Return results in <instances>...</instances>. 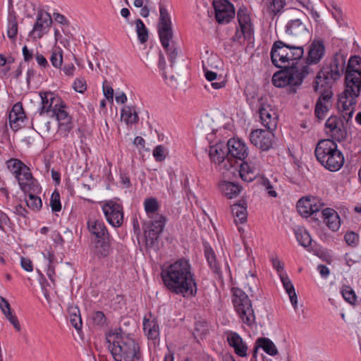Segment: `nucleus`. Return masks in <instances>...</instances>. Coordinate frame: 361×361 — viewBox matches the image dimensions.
Wrapping results in <instances>:
<instances>
[{
    "label": "nucleus",
    "mask_w": 361,
    "mask_h": 361,
    "mask_svg": "<svg viewBox=\"0 0 361 361\" xmlns=\"http://www.w3.org/2000/svg\"><path fill=\"white\" fill-rule=\"evenodd\" d=\"M161 277L166 288L183 298L194 297L197 286L190 261L181 257L161 268Z\"/></svg>",
    "instance_id": "f257e3e1"
},
{
    "label": "nucleus",
    "mask_w": 361,
    "mask_h": 361,
    "mask_svg": "<svg viewBox=\"0 0 361 361\" xmlns=\"http://www.w3.org/2000/svg\"><path fill=\"white\" fill-rule=\"evenodd\" d=\"M345 87L339 95L338 109L347 121L352 117L357 97L361 90V57L351 56L348 61L345 75Z\"/></svg>",
    "instance_id": "f03ea898"
},
{
    "label": "nucleus",
    "mask_w": 361,
    "mask_h": 361,
    "mask_svg": "<svg viewBox=\"0 0 361 361\" xmlns=\"http://www.w3.org/2000/svg\"><path fill=\"white\" fill-rule=\"evenodd\" d=\"M226 154L227 161L230 162L231 166H233V159L242 161L239 173L243 180L249 183L257 178L259 174V161L257 158H249L247 161H245L248 154L247 147L242 140L235 138L228 140Z\"/></svg>",
    "instance_id": "7ed1b4c3"
},
{
    "label": "nucleus",
    "mask_w": 361,
    "mask_h": 361,
    "mask_svg": "<svg viewBox=\"0 0 361 361\" xmlns=\"http://www.w3.org/2000/svg\"><path fill=\"white\" fill-rule=\"evenodd\" d=\"M108 348L115 361H142L139 343L129 335L111 333L107 335Z\"/></svg>",
    "instance_id": "20e7f679"
},
{
    "label": "nucleus",
    "mask_w": 361,
    "mask_h": 361,
    "mask_svg": "<svg viewBox=\"0 0 361 361\" xmlns=\"http://www.w3.org/2000/svg\"><path fill=\"white\" fill-rule=\"evenodd\" d=\"M303 54L304 49L302 45L288 40L275 41L270 51L271 62L277 68L295 66V63Z\"/></svg>",
    "instance_id": "39448f33"
},
{
    "label": "nucleus",
    "mask_w": 361,
    "mask_h": 361,
    "mask_svg": "<svg viewBox=\"0 0 361 361\" xmlns=\"http://www.w3.org/2000/svg\"><path fill=\"white\" fill-rule=\"evenodd\" d=\"M346 56L341 51L336 53L329 63L318 72L314 90L325 88L332 90V85L340 79L345 67Z\"/></svg>",
    "instance_id": "423d86ee"
},
{
    "label": "nucleus",
    "mask_w": 361,
    "mask_h": 361,
    "mask_svg": "<svg viewBox=\"0 0 361 361\" xmlns=\"http://www.w3.org/2000/svg\"><path fill=\"white\" fill-rule=\"evenodd\" d=\"M314 154L321 165L332 172L338 171L345 161L344 156L338 149L337 144L331 139L320 140L315 147Z\"/></svg>",
    "instance_id": "0eeeda50"
},
{
    "label": "nucleus",
    "mask_w": 361,
    "mask_h": 361,
    "mask_svg": "<svg viewBox=\"0 0 361 361\" xmlns=\"http://www.w3.org/2000/svg\"><path fill=\"white\" fill-rule=\"evenodd\" d=\"M283 68L274 74L272 82L277 87L289 86L291 92H295L296 87H300L303 80L313 72L308 66H290Z\"/></svg>",
    "instance_id": "6e6552de"
},
{
    "label": "nucleus",
    "mask_w": 361,
    "mask_h": 361,
    "mask_svg": "<svg viewBox=\"0 0 361 361\" xmlns=\"http://www.w3.org/2000/svg\"><path fill=\"white\" fill-rule=\"evenodd\" d=\"M159 36L161 44L171 62V66H173L178 56V51L173 42H171V44H170L173 37L171 18L166 8L163 5H159Z\"/></svg>",
    "instance_id": "1a4fd4ad"
},
{
    "label": "nucleus",
    "mask_w": 361,
    "mask_h": 361,
    "mask_svg": "<svg viewBox=\"0 0 361 361\" xmlns=\"http://www.w3.org/2000/svg\"><path fill=\"white\" fill-rule=\"evenodd\" d=\"M232 303L240 322L249 327L256 324V316L252 301L240 288H233Z\"/></svg>",
    "instance_id": "9d476101"
},
{
    "label": "nucleus",
    "mask_w": 361,
    "mask_h": 361,
    "mask_svg": "<svg viewBox=\"0 0 361 361\" xmlns=\"http://www.w3.org/2000/svg\"><path fill=\"white\" fill-rule=\"evenodd\" d=\"M238 20L240 29H237L232 40L235 42L243 44L245 40H251L253 38V27L250 16L244 9H240L238 12Z\"/></svg>",
    "instance_id": "9b49d317"
},
{
    "label": "nucleus",
    "mask_w": 361,
    "mask_h": 361,
    "mask_svg": "<svg viewBox=\"0 0 361 361\" xmlns=\"http://www.w3.org/2000/svg\"><path fill=\"white\" fill-rule=\"evenodd\" d=\"M102 211L108 223L115 228L121 226L123 223V210L121 204L109 200L102 206Z\"/></svg>",
    "instance_id": "f8f14e48"
},
{
    "label": "nucleus",
    "mask_w": 361,
    "mask_h": 361,
    "mask_svg": "<svg viewBox=\"0 0 361 361\" xmlns=\"http://www.w3.org/2000/svg\"><path fill=\"white\" fill-rule=\"evenodd\" d=\"M314 92L320 94L314 107V115L319 120L324 119L327 113L333 106V92L331 90L322 88Z\"/></svg>",
    "instance_id": "ddd939ff"
},
{
    "label": "nucleus",
    "mask_w": 361,
    "mask_h": 361,
    "mask_svg": "<svg viewBox=\"0 0 361 361\" xmlns=\"http://www.w3.org/2000/svg\"><path fill=\"white\" fill-rule=\"evenodd\" d=\"M250 142L262 151L270 149L274 142L273 131L256 129L251 131L249 135Z\"/></svg>",
    "instance_id": "4468645a"
},
{
    "label": "nucleus",
    "mask_w": 361,
    "mask_h": 361,
    "mask_svg": "<svg viewBox=\"0 0 361 361\" xmlns=\"http://www.w3.org/2000/svg\"><path fill=\"white\" fill-rule=\"evenodd\" d=\"M166 221V217L164 215H159L157 216V219L150 221L148 228L145 231L147 246L154 247L158 244V238L164 229Z\"/></svg>",
    "instance_id": "2eb2a0df"
},
{
    "label": "nucleus",
    "mask_w": 361,
    "mask_h": 361,
    "mask_svg": "<svg viewBox=\"0 0 361 361\" xmlns=\"http://www.w3.org/2000/svg\"><path fill=\"white\" fill-rule=\"evenodd\" d=\"M324 206L321 200L316 197H305L297 202V210L302 216L307 218L316 214Z\"/></svg>",
    "instance_id": "dca6fc26"
},
{
    "label": "nucleus",
    "mask_w": 361,
    "mask_h": 361,
    "mask_svg": "<svg viewBox=\"0 0 361 361\" xmlns=\"http://www.w3.org/2000/svg\"><path fill=\"white\" fill-rule=\"evenodd\" d=\"M326 134L329 135L333 140L338 142L343 141L347 137V131L344 127L342 119L336 116H330L325 123Z\"/></svg>",
    "instance_id": "f3484780"
},
{
    "label": "nucleus",
    "mask_w": 361,
    "mask_h": 361,
    "mask_svg": "<svg viewBox=\"0 0 361 361\" xmlns=\"http://www.w3.org/2000/svg\"><path fill=\"white\" fill-rule=\"evenodd\" d=\"M51 23L52 18L50 14L44 10H39L37 13L36 22L30 35L34 39H41L49 32Z\"/></svg>",
    "instance_id": "a211bd4d"
},
{
    "label": "nucleus",
    "mask_w": 361,
    "mask_h": 361,
    "mask_svg": "<svg viewBox=\"0 0 361 361\" xmlns=\"http://www.w3.org/2000/svg\"><path fill=\"white\" fill-rule=\"evenodd\" d=\"M213 6L215 10V18L219 23H227L234 18V7L228 0L214 1Z\"/></svg>",
    "instance_id": "6ab92c4d"
},
{
    "label": "nucleus",
    "mask_w": 361,
    "mask_h": 361,
    "mask_svg": "<svg viewBox=\"0 0 361 361\" xmlns=\"http://www.w3.org/2000/svg\"><path fill=\"white\" fill-rule=\"evenodd\" d=\"M42 99V106L39 109L40 114H47L50 116L55 112V109L61 107L63 100L51 92H42L39 93Z\"/></svg>",
    "instance_id": "aec40b11"
},
{
    "label": "nucleus",
    "mask_w": 361,
    "mask_h": 361,
    "mask_svg": "<svg viewBox=\"0 0 361 361\" xmlns=\"http://www.w3.org/2000/svg\"><path fill=\"white\" fill-rule=\"evenodd\" d=\"M15 177L18 180L20 189L24 192H29L30 191L35 192L38 190L37 180L33 178L31 171L28 166H23V169L19 173V175H17Z\"/></svg>",
    "instance_id": "412c9836"
},
{
    "label": "nucleus",
    "mask_w": 361,
    "mask_h": 361,
    "mask_svg": "<svg viewBox=\"0 0 361 361\" xmlns=\"http://www.w3.org/2000/svg\"><path fill=\"white\" fill-rule=\"evenodd\" d=\"M261 123L269 130H276L278 123V115L270 105H262L259 109Z\"/></svg>",
    "instance_id": "4be33fe9"
},
{
    "label": "nucleus",
    "mask_w": 361,
    "mask_h": 361,
    "mask_svg": "<svg viewBox=\"0 0 361 361\" xmlns=\"http://www.w3.org/2000/svg\"><path fill=\"white\" fill-rule=\"evenodd\" d=\"M27 117L21 102L16 103L8 115L9 124L12 130L17 131L21 128L25 122Z\"/></svg>",
    "instance_id": "5701e85b"
},
{
    "label": "nucleus",
    "mask_w": 361,
    "mask_h": 361,
    "mask_svg": "<svg viewBox=\"0 0 361 361\" xmlns=\"http://www.w3.org/2000/svg\"><path fill=\"white\" fill-rule=\"evenodd\" d=\"M325 52V47L322 40H314L310 45L308 56L303 66L318 63L323 58Z\"/></svg>",
    "instance_id": "b1692460"
},
{
    "label": "nucleus",
    "mask_w": 361,
    "mask_h": 361,
    "mask_svg": "<svg viewBox=\"0 0 361 361\" xmlns=\"http://www.w3.org/2000/svg\"><path fill=\"white\" fill-rule=\"evenodd\" d=\"M226 341L230 347L233 348L235 353L240 357H246L247 346L240 336L234 331L226 332Z\"/></svg>",
    "instance_id": "393cba45"
},
{
    "label": "nucleus",
    "mask_w": 361,
    "mask_h": 361,
    "mask_svg": "<svg viewBox=\"0 0 361 361\" xmlns=\"http://www.w3.org/2000/svg\"><path fill=\"white\" fill-rule=\"evenodd\" d=\"M145 335L149 340H156L159 337V326L157 319L152 314L145 316L143 319Z\"/></svg>",
    "instance_id": "a878e982"
},
{
    "label": "nucleus",
    "mask_w": 361,
    "mask_h": 361,
    "mask_svg": "<svg viewBox=\"0 0 361 361\" xmlns=\"http://www.w3.org/2000/svg\"><path fill=\"white\" fill-rule=\"evenodd\" d=\"M322 214L327 227L334 232L338 231L341 227V218L338 212L331 208H325Z\"/></svg>",
    "instance_id": "bb28decb"
},
{
    "label": "nucleus",
    "mask_w": 361,
    "mask_h": 361,
    "mask_svg": "<svg viewBox=\"0 0 361 361\" xmlns=\"http://www.w3.org/2000/svg\"><path fill=\"white\" fill-rule=\"evenodd\" d=\"M111 250L110 235L98 238L94 241V255L99 259L108 257Z\"/></svg>",
    "instance_id": "cd10ccee"
},
{
    "label": "nucleus",
    "mask_w": 361,
    "mask_h": 361,
    "mask_svg": "<svg viewBox=\"0 0 361 361\" xmlns=\"http://www.w3.org/2000/svg\"><path fill=\"white\" fill-rule=\"evenodd\" d=\"M87 228L92 235L96 236L97 239L110 235L104 223L99 219H89Z\"/></svg>",
    "instance_id": "c85d7f7f"
},
{
    "label": "nucleus",
    "mask_w": 361,
    "mask_h": 361,
    "mask_svg": "<svg viewBox=\"0 0 361 361\" xmlns=\"http://www.w3.org/2000/svg\"><path fill=\"white\" fill-rule=\"evenodd\" d=\"M204 255L210 269L219 279L223 278L220 264L216 260V255L212 247H205Z\"/></svg>",
    "instance_id": "c756f323"
},
{
    "label": "nucleus",
    "mask_w": 361,
    "mask_h": 361,
    "mask_svg": "<svg viewBox=\"0 0 361 361\" xmlns=\"http://www.w3.org/2000/svg\"><path fill=\"white\" fill-rule=\"evenodd\" d=\"M219 188L224 196L228 199H232L239 195L243 188L238 183L224 181L220 183Z\"/></svg>",
    "instance_id": "7c9ffc66"
},
{
    "label": "nucleus",
    "mask_w": 361,
    "mask_h": 361,
    "mask_svg": "<svg viewBox=\"0 0 361 361\" xmlns=\"http://www.w3.org/2000/svg\"><path fill=\"white\" fill-rule=\"evenodd\" d=\"M280 279L283 283L284 289L289 295L291 304L295 310L298 304L297 295L291 281L286 273L280 274Z\"/></svg>",
    "instance_id": "2f4dec72"
},
{
    "label": "nucleus",
    "mask_w": 361,
    "mask_h": 361,
    "mask_svg": "<svg viewBox=\"0 0 361 361\" xmlns=\"http://www.w3.org/2000/svg\"><path fill=\"white\" fill-rule=\"evenodd\" d=\"M144 207L147 216L151 219L152 221H153L154 219H157V216L161 215L157 213L160 205L157 200L154 197L146 198L144 201Z\"/></svg>",
    "instance_id": "473e14b6"
},
{
    "label": "nucleus",
    "mask_w": 361,
    "mask_h": 361,
    "mask_svg": "<svg viewBox=\"0 0 361 361\" xmlns=\"http://www.w3.org/2000/svg\"><path fill=\"white\" fill-rule=\"evenodd\" d=\"M255 348H261L269 355L274 356L278 354L275 344L268 338L261 337L257 339Z\"/></svg>",
    "instance_id": "72a5a7b5"
},
{
    "label": "nucleus",
    "mask_w": 361,
    "mask_h": 361,
    "mask_svg": "<svg viewBox=\"0 0 361 361\" xmlns=\"http://www.w3.org/2000/svg\"><path fill=\"white\" fill-rule=\"evenodd\" d=\"M226 154V152L223 149L221 145H216L209 148V157L215 164H219L224 161Z\"/></svg>",
    "instance_id": "f704fd0d"
},
{
    "label": "nucleus",
    "mask_w": 361,
    "mask_h": 361,
    "mask_svg": "<svg viewBox=\"0 0 361 361\" xmlns=\"http://www.w3.org/2000/svg\"><path fill=\"white\" fill-rule=\"evenodd\" d=\"M231 212L234 216L235 224H243L247 221V208L240 204H234L231 206Z\"/></svg>",
    "instance_id": "c9c22d12"
},
{
    "label": "nucleus",
    "mask_w": 361,
    "mask_h": 361,
    "mask_svg": "<svg viewBox=\"0 0 361 361\" xmlns=\"http://www.w3.org/2000/svg\"><path fill=\"white\" fill-rule=\"evenodd\" d=\"M267 4L269 14L274 17L283 12L286 0H267Z\"/></svg>",
    "instance_id": "e433bc0d"
},
{
    "label": "nucleus",
    "mask_w": 361,
    "mask_h": 361,
    "mask_svg": "<svg viewBox=\"0 0 361 361\" xmlns=\"http://www.w3.org/2000/svg\"><path fill=\"white\" fill-rule=\"evenodd\" d=\"M121 118L127 124H133L138 122L139 118L135 107L127 106L121 111Z\"/></svg>",
    "instance_id": "4c0bfd02"
},
{
    "label": "nucleus",
    "mask_w": 361,
    "mask_h": 361,
    "mask_svg": "<svg viewBox=\"0 0 361 361\" xmlns=\"http://www.w3.org/2000/svg\"><path fill=\"white\" fill-rule=\"evenodd\" d=\"M18 24L16 13H11L8 17L7 35L12 41H16L18 34Z\"/></svg>",
    "instance_id": "58836bf2"
},
{
    "label": "nucleus",
    "mask_w": 361,
    "mask_h": 361,
    "mask_svg": "<svg viewBox=\"0 0 361 361\" xmlns=\"http://www.w3.org/2000/svg\"><path fill=\"white\" fill-rule=\"evenodd\" d=\"M69 320L71 325L78 331L82 326V319L80 310L77 307H70L68 308Z\"/></svg>",
    "instance_id": "ea45409f"
},
{
    "label": "nucleus",
    "mask_w": 361,
    "mask_h": 361,
    "mask_svg": "<svg viewBox=\"0 0 361 361\" xmlns=\"http://www.w3.org/2000/svg\"><path fill=\"white\" fill-rule=\"evenodd\" d=\"M305 30V26L300 19L290 20L286 27V32L290 35L298 36Z\"/></svg>",
    "instance_id": "a19ab883"
},
{
    "label": "nucleus",
    "mask_w": 361,
    "mask_h": 361,
    "mask_svg": "<svg viewBox=\"0 0 361 361\" xmlns=\"http://www.w3.org/2000/svg\"><path fill=\"white\" fill-rule=\"evenodd\" d=\"M32 191L25 193L26 205L32 210L36 212L39 211L42 206L41 198L34 195Z\"/></svg>",
    "instance_id": "79ce46f5"
},
{
    "label": "nucleus",
    "mask_w": 361,
    "mask_h": 361,
    "mask_svg": "<svg viewBox=\"0 0 361 361\" xmlns=\"http://www.w3.org/2000/svg\"><path fill=\"white\" fill-rule=\"evenodd\" d=\"M136 23V31L140 42L143 44L148 39V31L146 28L144 23L140 20L137 19Z\"/></svg>",
    "instance_id": "37998d69"
},
{
    "label": "nucleus",
    "mask_w": 361,
    "mask_h": 361,
    "mask_svg": "<svg viewBox=\"0 0 361 361\" xmlns=\"http://www.w3.org/2000/svg\"><path fill=\"white\" fill-rule=\"evenodd\" d=\"M8 169L14 174L15 176L19 175V173L23 170V166L26 165L18 159H11L7 161Z\"/></svg>",
    "instance_id": "c03bdc74"
},
{
    "label": "nucleus",
    "mask_w": 361,
    "mask_h": 361,
    "mask_svg": "<svg viewBox=\"0 0 361 361\" xmlns=\"http://www.w3.org/2000/svg\"><path fill=\"white\" fill-rule=\"evenodd\" d=\"M295 236L298 243L303 247H307L311 245L312 238L308 232L303 230H298L295 232Z\"/></svg>",
    "instance_id": "a18cd8bd"
},
{
    "label": "nucleus",
    "mask_w": 361,
    "mask_h": 361,
    "mask_svg": "<svg viewBox=\"0 0 361 361\" xmlns=\"http://www.w3.org/2000/svg\"><path fill=\"white\" fill-rule=\"evenodd\" d=\"M50 61L56 68H61L63 63V55L60 49H54L51 52Z\"/></svg>",
    "instance_id": "49530a36"
},
{
    "label": "nucleus",
    "mask_w": 361,
    "mask_h": 361,
    "mask_svg": "<svg viewBox=\"0 0 361 361\" xmlns=\"http://www.w3.org/2000/svg\"><path fill=\"white\" fill-rule=\"evenodd\" d=\"M341 294L344 300L350 304H354L356 301L357 297L355 291L350 286H343L341 290Z\"/></svg>",
    "instance_id": "de8ad7c7"
},
{
    "label": "nucleus",
    "mask_w": 361,
    "mask_h": 361,
    "mask_svg": "<svg viewBox=\"0 0 361 361\" xmlns=\"http://www.w3.org/2000/svg\"><path fill=\"white\" fill-rule=\"evenodd\" d=\"M50 206L51 207V210L54 212H60L61 209L60 195L59 192L56 190L51 195L50 200Z\"/></svg>",
    "instance_id": "09e8293b"
},
{
    "label": "nucleus",
    "mask_w": 361,
    "mask_h": 361,
    "mask_svg": "<svg viewBox=\"0 0 361 361\" xmlns=\"http://www.w3.org/2000/svg\"><path fill=\"white\" fill-rule=\"evenodd\" d=\"M344 240L348 245L355 247L359 242V235L353 231H349L345 234Z\"/></svg>",
    "instance_id": "8fccbe9b"
},
{
    "label": "nucleus",
    "mask_w": 361,
    "mask_h": 361,
    "mask_svg": "<svg viewBox=\"0 0 361 361\" xmlns=\"http://www.w3.org/2000/svg\"><path fill=\"white\" fill-rule=\"evenodd\" d=\"M68 107L66 106L64 102H62L61 107H59L58 109H55L54 114L52 115V117L55 116L56 120L71 117L70 114H68L67 111Z\"/></svg>",
    "instance_id": "3c124183"
},
{
    "label": "nucleus",
    "mask_w": 361,
    "mask_h": 361,
    "mask_svg": "<svg viewBox=\"0 0 361 361\" xmlns=\"http://www.w3.org/2000/svg\"><path fill=\"white\" fill-rule=\"evenodd\" d=\"M260 183L264 187L269 196L273 197H277V192L275 191L274 186L267 178L262 176Z\"/></svg>",
    "instance_id": "603ef678"
},
{
    "label": "nucleus",
    "mask_w": 361,
    "mask_h": 361,
    "mask_svg": "<svg viewBox=\"0 0 361 361\" xmlns=\"http://www.w3.org/2000/svg\"><path fill=\"white\" fill-rule=\"evenodd\" d=\"M92 321L94 324L102 326L106 324V319L104 312L101 311L94 312L92 316Z\"/></svg>",
    "instance_id": "864d4df0"
},
{
    "label": "nucleus",
    "mask_w": 361,
    "mask_h": 361,
    "mask_svg": "<svg viewBox=\"0 0 361 361\" xmlns=\"http://www.w3.org/2000/svg\"><path fill=\"white\" fill-rule=\"evenodd\" d=\"M73 127V123H60L58 125V133L59 135L66 137Z\"/></svg>",
    "instance_id": "5fc2aeb1"
},
{
    "label": "nucleus",
    "mask_w": 361,
    "mask_h": 361,
    "mask_svg": "<svg viewBox=\"0 0 361 361\" xmlns=\"http://www.w3.org/2000/svg\"><path fill=\"white\" fill-rule=\"evenodd\" d=\"M153 156L157 161H162L166 158V149L162 145L157 146L153 150Z\"/></svg>",
    "instance_id": "6e6d98bb"
},
{
    "label": "nucleus",
    "mask_w": 361,
    "mask_h": 361,
    "mask_svg": "<svg viewBox=\"0 0 361 361\" xmlns=\"http://www.w3.org/2000/svg\"><path fill=\"white\" fill-rule=\"evenodd\" d=\"M73 89L80 93H83L87 90L86 81L84 78H76L73 85Z\"/></svg>",
    "instance_id": "4d7b16f0"
},
{
    "label": "nucleus",
    "mask_w": 361,
    "mask_h": 361,
    "mask_svg": "<svg viewBox=\"0 0 361 361\" xmlns=\"http://www.w3.org/2000/svg\"><path fill=\"white\" fill-rule=\"evenodd\" d=\"M103 92L106 99L112 102L114 100V90L106 80L103 82Z\"/></svg>",
    "instance_id": "13d9d810"
},
{
    "label": "nucleus",
    "mask_w": 361,
    "mask_h": 361,
    "mask_svg": "<svg viewBox=\"0 0 361 361\" xmlns=\"http://www.w3.org/2000/svg\"><path fill=\"white\" fill-rule=\"evenodd\" d=\"M5 316L7 319L13 324L15 329L19 332L21 329V327L17 317L12 314L11 310L6 313Z\"/></svg>",
    "instance_id": "bf43d9fd"
},
{
    "label": "nucleus",
    "mask_w": 361,
    "mask_h": 361,
    "mask_svg": "<svg viewBox=\"0 0 361 361\" xmlns=\"http://www.w3.org/2000/svg\"><path fill=\"white\" fill-rule=\"evenodd\" d=\"M61 69L66 75L72 77L74 75L75 67L73 63H66Z\"/></svg>",
    "instance_id": "052dcab7"
},
{
    "label": "nucleus",
    "mask_w": 361,
    "mask_h": 361,
    "mask_svg": "<svg viewBox=\"0 0 361 361\" xmlns=\"http://www.w3.org/2000/svg\"><path fill=\"white\" fill-rule=\"evenodd\" d=\"M202 66L206 79L209 81L214 80L217 77V74L215 72L209 71L207 67L204 63Z\"/></svg>",
    "instance_id": "680f3d73"
},
{
    "label": "nucleus",
    "mask_w": 361,
    "mask_h": 361,
    "mask_svg": "<svg viewBox=\"0 0 361 361\" xmlns=\"http://www.w3.org/2000/svg\"><path fill=\"white\" fill-rule=\"evenodd\" d=\"M0 307L4 312V315L8 311H11V306L8 302L2 296H0Z\"/></svg>",
    "instance_id": "e2e57ef3"
},
{
    "label": "nucleus",
    "mask_w": 361,
    "mask_h": 361,
    "mask_svg": "<svg viewBox=\"0 0 361 361\" xmlns=\"http://www.w3.org/2000/svg\"><path fill=\"white\" fill-rule=\"evenodd\" d=\"M21 266L27 271H32L33 269L32 262L27 258L21 259Z\"/></svg>",
    "instance_id": "0e129e2a"
},
{
    "label": "nucleus",
    "mask_w": 361,
    "mask_h": 361,
    "mask_svg": "<svg viewBox=\"0 0 361 361\" xmlns=\"http://www.w3.org/2000/svg\"><path fill=\"white\" fill-rule=\"evenodd\" d=\"M54 20L57 23H59L61 25H69V22L65 16H63L61 13H54Z\"/></svg>",
    "instance_id": "69168bd1"
},
{
    "label": "nucleus",
    "mask_w": 361,
    "mask_h": 361,
    "mask_svg": "<svg viewBox=\"0 0 361 361\" xmlns=\"http://www.w3.org/2000/svg\"><path fill=\"white\" fill-rule=\"evenodd\" d=\"M14 213L18 216L26 217L28 212L25 207H23L21 204H18L14 208Z\"/></svg>",
    "instance_id": "338daca9"
},
{
    "label": "nucleus",
    "mask_w": 361,
    "mask_h": 361,
    "mask_svg": "<svg viewBox=\"0 0 361 361\" xmlns=\"http://www.w3.org/2000/svg\"><path fill=\"white\" fill-rule=\"evenodd\" d=\"M23 55L24 57V60L26 62H29L33 59V51L32 50L28 49L27 46H24L23 47Z\"/></svg>",
    "instance_id": "774afa93"
}]
</instances>
